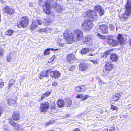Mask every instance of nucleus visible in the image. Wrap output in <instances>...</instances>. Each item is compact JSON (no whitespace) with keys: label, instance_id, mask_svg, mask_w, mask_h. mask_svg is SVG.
I'll return each mask as SVG.
<instances>
[{"label":"nucleus","instance_id":"obj_49","mask_svg":"<svg viewBox=\"0 0 131 131\" xmlns=\"http://www.w3.org/2000/svg\"><path fill=\"white\" fill-rule=\"evenodd\" d=\"M4 51L2 49H0V55H2Z\"/></svg>","mask_w":131,"mask_h":131},{"label":"nucleus","instance_id":"obj_4","mask_svg":"<svg viewBox=\"0 0 131 131\" xmlns=\"http://www.w3.org/2000/svg\"><path fill=\"white\" fill-rule=\"evenodd\" d=\"M92 20H93V19H89L85 20L82 24V28L85 30H91L93 26V24L91 21Z\"/></svg>","mask_w":131,"mask_h":131},{"label":"nucleus","instance_id":"obj_7","mask_svg":"<svg viewBox=\"0 0 131 131\" xmlns=\"http://www.w3.org/2000/svg\"><path fill=\"white\" fill-rule=\"evenodd\" d=\"M48 72H49L51 76L53 78L58 79L60 77L61 74L58 71H50V70H48Z\"/></svg>","mask_w":131,"mask_h":131},{"label":"nucleus","instance_id":"obj_16","mask_svg":"<svg viewBox=\"0 0 131 131\" xmlns=\"http://www.w3.org/2000/svg\"><path fill=\"white\" fill-rule=\"evenodd\" d=\"M108 42L110 46H116L119 44V42L117 40L112 39H109Z\"/></svg>","mask_w":131,"mask_h":131},{"label":"nucleus","instance_id":"obj_48","mask_svg":"<svg viewBox=\"0 0 131 131\" xmlns=\"http://www.w3.org/2000/svg\"><path fill=\"white\" fill-rule=\"evenodd\" d=\"M75 68V67L74 66H72L69 69V70L70 71H72Z\"/></svg>","mask_w":131,"mask_h":131},{"label":"nucleus","instance_id":"obj_27","mask_svg":"<svg viewBox=\"0 0 131 131\" xmlns=\"http://www.w3.org/2000/svg\"><path fill=\"white\" fill-rule=\"evenodd\" d=\"M110 58L113 61H116L118 59L117 56L115 53L111 54Z\"/></svg>","mask_w":131,"mask_h":131},{"label":"nucleus","instance_id":"obj_1","mask_svg":"<svg viewBox=\"0 0 131 131\" xmlns=\"http://www.w3.org/2000/svg\"><path fill=\"white\" fill-rule=\"evenodd\" d=\"M83 36V32L81 30H74L72 33V39H67L68 44H71L74 41H80L82 39Z\"/></svg>","mask_w":131,"mask_h":131},{"label":"nucleus","instance_id":"obj_28","mask_svg":"<svg viewBox=\"0 0 131 131\" xmlns=\"http://www.w3.org/2000/svg\"><path fill=\"white\" fill-rule=\"evenodd\" d=\"M49 72H48V71L42 72L40 76V79H42L43 77H48V75L47 74Z\"/></svg>","mask_w":131,"mask_h":131},{"label":"nucleus","instance_id":"obj_10","mask_svg":"<svg viewBox=\"0 0 131 131\" xmlns=\"http://www.w3.org/2000/svg\"><path fill=\"white\" fill-rule=\"evenodd\" d=\"M63 36H64L65 38L66 39V42L68 44L67 42V39H72V32L71 31L68 30H66L63 34Z\"/></svg>","mask_w":131,"mask_h":131},{"label":"nucleus","instance_id":"obj_30","mask_svg":"<svg viewBox=\"0 0 131 131\" xmlns=\"http://www.w3.org/2000/svg\"><path fill=\"white\" fill-rule=\"evenodd\" d=\"M57 45L61 47H63L65 45V43L62 41V39H59L58 40V42Z\"/></svg>","mask_w":131,"mask_h":131},{"label":"nucleus","instance_id":"obj_23","mask_svg":"<svg viewBox=\"0 0 131 131\" xmlns=\"http://www.w3.org/2000/svg\"><path fill=\"white\" fill-rule=\"evenodd\" d=\"M57 106L58 107H62L64 105V102L62 99H59L57 102Z\"/></svg>","mask_w":131,"mask_h":131},{"label":"nucleus","instance_id":"obj_35","mask_svg":"<svg viewBox=\"0 0 131 131\" xmlns=\"http://www.w3.org/2000/svg\"><path fill=\"white\" fill-rule=\"evenodd\" d=\"M14 31L12 30H8L5 32V34L8 35H12Z\"/></svg>","mask_w":131,"mask_h":131},{"label":"nucleus","instance_id":"obj_60","mask_svg":"<svg viewBox=\"0 0 131 131\" xmlns=\"http://www.w3.org/2000/svg\"><path fill=\"white\" fill-rule=\"evenodd\" d=\"M92 131H94V130H92Z\"/></svg>","mask_w":131,"mask_h":131},{"label":"nucleus","instance_id":"obj_2","mask_svg":"<svg viewBox=\"0 0 131 131\" xmlns=\"http://www.w3.org/2000/svg\"><path fill=\"white\" fill-rule=\"evenodd\" d=\"M38 1L40 5L43 7L44 12L48 14H50L51 13L50 7H51L49 1H48V2H47V3H45L42 0H38Z\"/></svg>","mask_w":131,"mask_h":131},{"label":"nucleus","instance_id":"obj_25","mask_svg":"<svg viewBox=\"0 0 131 131\" xmlns=\"http://www.w3.org/2000/svg\"><path fill=\"white\" fill-rule=\"evenodd\" d=\"M15 82V80L13 79L10 80L9 81L8 87V90H10V88L14 85Z\"/></svg>","mask_w":131,"mask_h":131},{"label":"nucleus","instance_id":"obj_9","mask_svg":"<svg viewBox=\"0 0 131 131\" xmlns=\"http://www.w3.org/2000/svg\"><path fill=\"white\" fill-rule=\"evenodd\" d=\"M83 42L84 44H86L88 46H91L92 45V40L91 38L88 37H85L83 39Z\"/></svg>","mask_w":131,"mask_h":131},{"label":"nucleus","instance_id":"obj_15","mask_svg":"<svg viewBox=\"0 0 131 131\" xmlns=\"http://www.w3.org/2000/svg\"><path fill=\"white\" fill-rule=\"evenodd\" d=\"M117 41L119 42V44L122 45H125L126 40L124 39L122 35L118 34L117 37Z\"/></svg>","mask_w":131,"mask_h":131},{"label":"nucleus","instance_id":"obj_53","mask_svg":"<svg viewBox=\"0 0 131 131\" xmlns=\"http://www.w3.org/2000/svg\"><path fill=\"white\" fill-rule=\"evenodd\" d=\"M129 43L130 45L131 46V38L129 40Z\"/></svg>","mask_w":131,"mask_h":131},{"label":"nucleus","instance_id":"obj_38","mask_svg":"<svg viewBox=\"0 0 131 131\" xmlns=\"http://www.w3.org/2000/svg\"><path fill=\"white\" fill-rule=\"evenodd\" d=\"M113 50L111 49L107 51L105 53V56L106 57L107 56L109 55L110 54L111 51H113Z\"/></svg>","mask_w":131,"mask_h":131},{"label":"nucleus","instance_id":"obj_52","mask_svg":"<svg viewBox=\"0 0 131 131\" xmlns=\"http://www.w3.org/2000/svg\"><path fill=\"white\" fill-rule=\"evenodd\" d=\"M73 131H80V129L78 128H76Z\"/></svg>","mask_w":131,"mask_h":131},{"label":"nucleus","instance_id":"obj_55","mask_svg":"<svg viewBox=\"0 0 131 131\" xmlns=\"http://www.w3.org/2000/svg\"><path fill=\"white\" fill-rule=\"evenodd\" d=\"M102 82L101 81H99V83L100 84H102Z\"/></svg>","mask_w":131,"mask_h":131},{"label":"nucleus","instance_id":"obj_43","mask_svg":"<svg viewBox=\"0 0 131 131\" xmlns=\"http://www.w3.org/2000/svg\"><path fill=\"white\" fill-rule=\"evenodd\" d=\"M47 96L45 94H42L41 95V99H40L39 101L41 102L43 99L46 97Z\"/></svg>","mask_w":131,"mask_h":131},{"label":"nucleus","instance_id":"obj_34","mask_svg":"<svg viewBox=\"0 0 131 131\" xmlns=\"http://www.w3.org/2000/svg\"><path fill=\"white\" fill-rule=\"evenodd\" d=\"M8 104L9 105H11L12 104H14L16 102L15 100H13L12 99H8Z\"/></svg>","mask_w":131,"mask_h":131},{"label":"nucleus","instance_id":"obj_42","mask_svg":"<svg viewBox=\"0 0 131 131\" xmlns=\"http://www.w3.org/2000/svg\"><path fill=\"white\" fill-rule=\"evenodd\" d=\"M111 108L113 110H115L116 111H118V107L113 105H111Z\"/></svg>","mask_w":131,"mask_h":131},{"label":"nucleus","instance_id":"obj_37","mask_svg":"<svg viewBox=\"0 0 131 131\" xmlns=\"http://www.w3.org/2000/svg\"><path fill=\"white\" fill-rule=\"evenodd\" d=\"M56 10L58 13H61L63 10V8L62 7L58 5L57 7Z\"/></svg>","mask_w":131,"mask_h":131},{"label":"nucleus","instance_id":"obj_31","mask_svg":"<svg viewBox=\"0 0 131 131\" xmlns=\"http://www.w3.org/2000/svg\"><path fill=\"white\" fill-rule=\"evenodd\" d=\"M120 95L117 94L115 95H114L112 96L111 98V100L112 101H114L117 100L119 98Z\"/></svg>","mask_w":131,"mask_h":131},{"label":"nucleus","instance_id":"obj_26","mask_svg":"<svg viewBox=\"0 0 131 131\" xmlns=\"http://www.w3.org/2000/svg\"><path fill=\"white\" fill-rule=\"evenodd\" d=\"M80 51L82 54H87L89 53V50L87 48H84L81 49Z\"/></svg>","mask_w":131,"mask_h":131},{"label":"nucleus","instance_id":"obj_54","mask_svg":"<svg viewBox=\"0 0 131 131\" xmlns=\"http://www.w3.org/2000/svg\"><path fill=\"white\" fill-rule=\"evenodd\" d=\"M95 54H97V53H91V54L89 55L93 56L95 55Z\"/></svg>","mask_w":131,"mask_h":131},{"label":"nucleus","instance_id":"obj_24","mask_svg":"<svg viewBox=\"0 0 131 131\" xmlns=\"http://www.w3.org/2000/svg\"><path fill=\"white\" fill-rule=\"evenodd\" d=\"M51 50L52 51H57L58 49H53V48H47L45 49L44 52V54L45 55H48L50 54V51Z\"/></svg>","mask_w":131,"mask_h":131},{"label":"nucleus","instance_id":"obj_51","mask_svg":"<svg viewBox=\"0 0 131 131\" xmlns=\"http://www.w3.org/2000/svg\"><path fill=\"white\" fill-rule=\"evenodd\" d=\"M57 83L55 82H53L52 84V85L53 86H56L57 85Z\"/></svg>","mask_w":131,"mask_h":131},{"label":"nucleus","instance_id":"obj_39","mask_svg":"<svg viewBox=\"0 0 131 131\" xmlns=\"http://www.w3.org/2000/svg\"><path fill=\"white\" fill-rule=\"evenodd\" d=\"M97 36L99 38L103 39H104L105 37V36L102 35L99 33H97Z\"/></svg>","mask_w":131,"mask_h":131},{"label":"nucleus","instance_id":"obj_12","mask_svg":"<svg viewBox=\"0 0 131 131\" xmlns=\"http://www.w3.org/2000/svg\"><path fill=\"white\" fill-rule=\"evenodd\" d=\"M113 64L110 62H106L105 65V69L107 71H110L113 68Z\"/></svg>","mask_w":131,"mask_h":131},{"label":"nucleus","instance_id":"obj_13","mask_svg":"<svg viewBox=\"0 0 131 131\" xmlns=\"http://www.w3.org/2000/svg\"><path fill=\"white\" fill-rule=\"evenodd\" d=\"M95 10L97 11L100 15L102 16L104 13V10L102 7L99 5L95 6L94 8Z\"/></svg>","mask_w":131,"mask_h":131},{"label":"nucleus","instance_id":"obj_62","mask_svg":"<svg viewBox=\"0 0 131 131\" xmlns=\"http://www.w3.org/2000/svg\"><path fill=\"white\" fill-rule=\"evenodd\" d=\"M105 71H104V72H105Z\"/></svg>","mask_w":131,"mask_h":131},{"label":"nucleus","instance_id":"obj_45","mask_svg":"<svg viewBox=\"0 0 131 131\" xmlns=\"http://www.w3.org/2000/svg\"><path fill=\"white\" fill-rule=\"evenodd\" d=\"M83 96V95L82 94H80L77 95L76 97L77 98H82Z\"/></svg>","mask_w":131,"mask_h":131},{"label":"nucleus","instance_id":"obj_57","mask_svg":"<svg viewBox=\"0 0 131 131\" xmlns=\"http://www.w3.org/2000/svg\"><path fill=\"white\" fill-rule=\"evenodd\" d=\"M54 57H55V56H53L52 57H51V59H54Z\"/></svg>","mask_w":131,"mask_h":131},{"label":"nucleus","instance_id":"obj_59","mask_svg":"<svg viewBox=\"0 0 131 131\" xmlns=\"http://www.w3.org/2000/svg\"><path fill=\"white\" fill-rule=\"evenodd\" d=\"M112 131V129H110V131Z\"/></svg>","mask_w":131,"mask_h":131},{"label":"nucleus","instance_id":"obj_40","mask_svg":"<svg viewBox=\"0 0 131 131\" xmlns=\"http://www.w3.org/2000/svg\"><path fill=\"white\" fill-rule=\"evenodd\" d=\"M99 60L97 58L95 60H91V61L95 64H97L99 62Z\"/></svg>","mask_w":131,"mask_h":131},{"label":"nucleus","instance_id":"obj_33","mask_svg":"<svg viewBox=\"0 0 131 131\" xmlns=\"http://www.w3.org/2000/svg\"><path fill=\"white\" fill-rule=\"evenodd\" d=\"M52 22V20H50L49 19H45L43 21V24L45 25H50Z\"/></svg>","mask_w":131,"mask_h":131},{"label":"nucleus","instance_id":"obj_32","mask_svg":"<svg viewBox=\"0 0 131 131\" xmlns=\"http://www.w3.org/2000/svg\"><path fill=\"white\" fill-rule=\"evenodd\" d=\"M66 101L67 106H70L72 104V101L70 98H66Z\"/></svg>","mask_w":131,"mask_h":131},{"label":"nucleus","instance_id":"obj_46","mask_svg":"<svg viewBox=\"0 0 131 131\" xmlns=\"http://www.w3.org/2000/svg\"><path fill=\"white\" fill-rule=\"evenodd\" d=\"M4 86V82L2 81L0 82V87L1 88H2Z\"/></svg>","mask_w":131,"mask_h":131},{"label":"nucleus","instance_id":"obj_18","mask_svg":"<svg viewBox=\"0 0 131 131\" xmlns=\"http://www.w3.org/2000/svg\"><path fill=\"white\" fill-rule=\"evenodd\" d=\"M125 7L126 10L131 14V0H127V3Z\"/></svg>","mask_w":131,"mask_h":131},{"label":"nucleus","instance_id":"obj_6","mask_svg":"<svg viewBox=\"0 0 131 131\" xmlns=\"http://www.w3.org/2000/svg\"><path fill=\"white\" fill-rule=\"evenodd\" d=\"M49 107L48 103L44 102L41 104L40 108V111L42 112H44L46 111Z\"/></svg>","mask_w":131,"mask_h":131},{"label":"nucleus","instance_id":"obj_29","mask_svg":"<svg viewBox=\"0 0 131 131\" xmlns=\"http://www.w3.org/2000/svg\"><path fill=\"white\" fill-rule=\"evenodd\" d=\"M75 58V56L74 55L72 54H70L67 56V61L70 62L72 60H74Z\"/></svg>","mask_w":131,"mask_h":131},{"label":"nucleus","instance_id":"obj_8","mask_svg":"<svg viewBox=\"0 0 131 131\" xmlns=\"http://www.w3.org/2000/svg\"><path fill=\"white\" fill-rule=\"evenodd\" d=\"M38 23L39 25L41 24L42 23L40 19H37V21L34 20H33L32 24L30 27L31 30H33L36 28L37 27Z\"/></svg>","mask_w":131,"mask_h":131},{"label":"nucleus","instance_id":"obj_17","mask_svg":"<svg viewBox=\"0 0 131 131\" xmlns=\"http://www.w3.org/2000/svg\"><path fill=\"white\" fill-rule=\"evenodd\" d=\"M99 28L102 33L105 34L107 32V27L106 25H101L100 26Z\"/></svg>","mask_w":131,"mask_h":131},{"label":"nucleus","instance_id":"obj_14","mask_svg":"<svg viewBox=\"0 0 131 131\" xmlns=\"http://www.w3.org/2000/svg\"><path fill=\"white\" fill-rule=\"evenodd\" d=\"M89 66V64L88 63L82 62L79 64V69L82 71H84L88 69Z\"/></svg>","mask_w":131,"mask_h":131},{"label":"nucleus","instance_id":"obj_56","mask_svg":"<svg viewBox=\"0 0 131 131\" xmlns=\"http://www.w3.org/2000/svg\"><path fill=\"white\" fill-rule=\"evenodd\" d=\"M103 131H108V129H104L103 130Z\"/></svg>","mask_w":131,"mask_h":131},{"label":"nucleus","instance_id":"obj_50","mask_svg":"<svg viewBox=\"0 0 131 131\" xmlns=\"http://www.w3.org/2000/svg\"><path fill=\"white\" fill-rule=\"evenodd\" d=\"M45 94L46 96H48L50 94V93L49 92H46L45 93Z\"/></svg>","mask_w":131,"mask_h":131},{"label":"nucleus","instance_id":"obj_11","mask_svg":"<svg viewBox=\"0 0 131 131\" xmlns=\"http://www.w3.org/2000/svg\"><path fill=\"white\" fill-rule=\"evenodd\" d=\"M131 16V14L128 12V11L125 10V13H123L121 15L120 18L122 20L124 21Z\"/></svg>","mask_w":131,"mask_h":131},{"label":"nucleus","instance_id":"obj_61","mask_svg":"<svg viewBox=\"0 0 131 131\" xmlns=\"http://www.w3.org/2000/svg\"><path fill=\"white\" fill-rule=\"evenodd\" d=\"M113 128V130H114V128Z\"/></svg>","mask_w":131,"mask_h":131},{"label":"nucleus","instance_id":"obj_22","mask_svg":"<svg viewBox=\"0 0 131 131\" xmlns=\"http://www.w3.org/2000/svg\"><path fill=\"white\" fill-rule=\"evenodd\" d=\"M20 118V115L18 112H15L13 113V118L14 120L16 121L19 119Z\"/></svg>","mask_w":131,"mask_h":131},{"label":"nucleus","instance_id":"obj_47","mask_svg":"<svg viewBox=\"0 0 131 131\" xmlns=\"http://www.w3.org/2000/svg\"><path fill=\"white\" fill-rule=\"evenodd\" d=\"M3 109L2 107L0 106V117L1 116V114L3 112Z\"/></svg>","mask_w":131,"mask_h":131},{"label":"nucleus","instance_id":"obj_3","mask_svg":"<svg viewBox=\"0 0 131 131\" xmlns=\"http://www.w3.org/2000/svg\"><path fill=\"white\" fill-rule=\"evenodd\" d=\"M29 24V20L27 16H24L21 18L20 22H18L17 26L19 28L21 27H26L28 26Z\"/></svg>","mask_w":131,"mask_h":131},{"label":"nucleus","instance_id":"obj_5","mask_svg":"<svg viewBox=\"0 0 131 131\" xmlns=\"http://www.w3.org/2000/svg\"><path fill=\"white\" fill-rule=\"evenodd\" d=\"M85 17L91 19L96 18L97 17L96 13L93 10H87L85 13Z\"/></svg>","mask_w":131,"mask_h":131},{"label":"nucleus","instance_id":"obj_36","mask_svg":"<svg viewBox=\"0 0 131 131\" xmlns=\"http://www.w3.org/2000/svg\"><path fill=\"white\" fill-rule=\"evenodd\" d=\"M11 53H10L9 54L7 55V56L6 57V60L9 62H10L12 59V58L11 57Z\"/></svg>","mask_w":131,"mask_h":131},{"label":"nucleus","instance_id":"obj_19","mask_svg":"<svg viewBox=\"0 0 131 131\" xmlns=\"http://www.w3.org/2000/svg\"><path fill=\"white\" fill-rule=\"evenodd\" d=\"M8 122L10 123L13 127H15V128L16 130H18L19 129V125L18 124L15 123V122L12 120L9 121Z\"/></svg>","mask_w":131,"mask_h":131},{"label":"nucleus","instance_id":"obj_20","mask_svg":"<svg viewBox=\"0 0 131 131\" xmlns=\"http://www.w3.org/2000/svg\"><path fill=\"white\" fill-rule=\"evenodd\" d=\"M4 9L5 10V12L7 14H11L13 13L14 11L12 8L9 6H7L5 7Z\"/></svg>","mask_w":131,"mask_h":131},{"label":"nucleus","instance_id":"obj_58","mask_svg":"<svg viewBox=\"0 0 131 131\" xmlns=\"http://www.w3.org/2000/svg\"><path fill=\"white\" fill-rule=\"evenodd\" d=\"M78 0L80 1H83V0Z\"/></svg>","mask_w":131,"mask_h":131},{"label":"nucleus","instance_id":"obj_41","mask_svg":"<svg viewBox=\"0 0 131 131\" xmlns=\"http://www.w3.org/2000/svg\"><path fill=\"white\" fill-rule=\"evenodd\" d=\"M46 30L45 28H43L40 29L38 30V32L40 33H41L42 34H43L42 32H46Z\"/></svg>","mask_w":131,"mask_h":131},{"label":"nucleus","instance_id":"obj_44","mask_svg":"<svg viewBox=\"0 0 131 131\" xmlns=\"http://www.w3.org/2000/svg\"><path fill=\"white\" fill-rule=\"evenodd\" d=\"M89 97L88 96V95H86L84 96L83 95V96L82 97V100L84 101L87 98Z\"/></svg>","mask_w":131,"mask_h":131},{"label":"nucleus","instance_id":"obj_21","mask_svg":"<svg viewBox=\"0 0 131 131\" xmlns=\"http://www.w3.org/2000/svg\"><path fill=\"white\" fill-rule=\"evenodd\" d=\"M86 89V88L85 87V86L82 85L76 87L75 88V90L76 91L80 92L84 91Z\"/></svg>","mask_w":131,"mask_h":131}]
</instances>
